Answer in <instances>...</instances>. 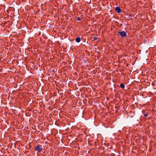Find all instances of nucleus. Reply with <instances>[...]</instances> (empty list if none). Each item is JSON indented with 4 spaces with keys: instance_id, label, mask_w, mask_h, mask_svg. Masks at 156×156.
<instances>
[{
    "instance_id": "1",
    "label": "nucleus",
    "mask_w": 156,
    "mask_h": 156,
    "mask_svg": "<svg viewBox=\"0 0 156 156\" xmlns=\"http://www.w3.org/2000/svg\"><path fill=\"white\" fill-rule=\"evenodd\" d=\"M42 145H38L36 147H35V151H38L39 152H41L42 150Z\"/></svg>"
},
{
    "instance_id": "2",
    "label": "nucleus",
    "mask_w": 156,
    "mask_h": 156,
    "mask_svg": "<svg viewBox=\"0 0 156 156\" xmlns=\"http://www.w3.org/2000/svg\"><path fill=\"white\" fill-rule=\"evenodd\" d=\"M118 33L122 37H126L127 36V34L124 31L119 32Z\"/></svg>"
},
{
    "instance_id": "3",
    "label": "nucleus",
    "mask_w": 156,
    "mask_h": 156,
    "mask_svg": "<svg viewBox=\"0 0 156 156\" xmlns=\"http://www.w3.org/2000/svg\"><path fill=\"white\" fill-rule=\"evenodd\" d=\"M142 113L144 115V118H147L148 115L150 114L149 113H145V111L144 110H142Z\"/></svg>"
},
{
    "instance_id": "4",
    "label": "nucleus",
    "mask_w": 156,
    "mask_h": 156,
    "mask_svg": "<svg viewBox=\"0 0 156 156\" xmlns=\"http://www.w3.org/2000/svg\"><path fill=\"white\" fill-rule=\"evenodd\" d=\"M115 10L118 13H120L121 11V8L119 7H116Z\"/></svg>"
},
{
    "instance_id": "5",
    "label": "nucleus",
    "mask_w": 156,
    "mask_h": 156,
    "mask_svg": "<svg viewBox=\"0 0 156 156\" xmlns=\"http://www.w3.org/2000/svg\"><path fill=\"white\" fill-rule=\"evenodd\" d=\"M81 39L80 37H77L76 39V41L77 42L79 43Z\"/></svg>"
},
{
    "instance_id": "6",
    "label": "nucleus",
    "mask_w": 156,
    "mask_h": 156,
    "mask_svg": "<svg viewBox=\"0 0 156 156\" xmlns=\"http://www.w3.org/2000/svg\"><path fill=\"white\" fill-rule=\"evenodd\" d=\"M120 86L123 89H124L125 87V85L123 84L122 83L120 84Z\"/></svg>"
},
{
    "instance_id": "7",
    "label": "nucleus",
    "mask_w": 156,
    "mask_h": 156,
    "mask_svg": "<svg viewBox=\"0 0 156 156\" xmlns=\"http://www.w3.org/2000/svg\"><path fill=\"white\" fill-rule=\"evenodd\" d=\"M77 20L78 21H80L81 20V19L80 17H78L77 18Z\"/></svg>"
},
{
    "instance_id": "8",
    "label": "nucleus",
    "mask_w": 156,
    "mask_h": 156,
    "mask_svg": "<svg viewBox=\"0 0 156 156\" xmlns=\"http://www.w3.org/2000/svg\"><path fill=\"white\" fill-rule=\"evenodd\" d=\"M93 38L94 39V40H96L98 39L97 37H93Z\"/></svg>"
},
{
    "instance_id": "9",
    "label": "nucleus",
    "mask_w": 156,
    "mask_h": 156,
    "mask_svg": "<svg viewBox=\"0 0 156 156\" xmlns=\"http://www.w3.org/2000/svg\"><path fill=\"white\" fill-rule=\"evenodd\" d=\"M94 156H96V155H94Z\"/></svg>"
}]
</instances>
